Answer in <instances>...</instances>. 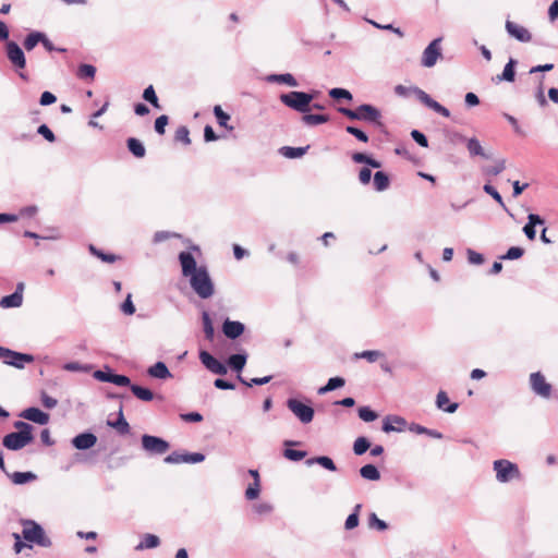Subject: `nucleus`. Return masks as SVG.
<instances>
[{
  "label": "nucleus",
  "instance_id": "6e6d98bb",
  "mask_svg": "<svg viewBox=\"0 0 558 558\" xmlns=\"http://www.w3.org/2000/svg\"><path fill=\"white\" fill-rule=\"evenodd\" d=\"M306 451L294 450L291 448H286L283 451V457L291 461H300L306 457Z\"/></svg>",
  "mask_w": 558,
  "mask_h": 558
},
{
  "label": "nucleus",
  "instance_id": "4be33fe9",
  "mask_svg": "<svg viewBox=\"0 0 558 558\" xmlns=\"http://www.w3.org/2000/svg\"><path fill=\"white\" fill-rule=\"evenodd\" d=\"M407 426V421L398 415H388L383 423V430L385 433L402 432Z\"/></svg>",
  "mask_w": 558,
  "mask_h": 558
},
{
  "label": "nucleus",
  "instance_id": "8fccbe9b",
  "mask_svg": "<svg viewBox=\"0 0 558 558\" xmlns=\"http://www.w3.org/2000/svg\"><path fill=\"white\" fill-rule=\"evenodd\" d=\"M214 113L217 118V122L220 126L232 130V126L228 125V121L230 120V116L226 113L220 106L214 107Z\"/></svg>",
  "mask_w": 558,
  "mask_h": 558
},
{
  "label": "nucleus",
  "instance_id": "2f4dec72",
  "mask_svg": "<svg viewBox=\"0 0 558 558\" xmlns=\"http://www.w3.org/2000/svg\"><path fill=\"white\" fill-rule=\"evenodd\" d=\"M306 464L308 466H311L313 464H319L323 468H325L326 470L331 471V472H335L337 470L333 461L329 457H326V456L307 459Z\"/></svg>",
  "mask_w": 558,
  "mask_h": 558
},
{
  "label": "nucleus",
  "instance_id": "774afa93",
  "mask_svg": "<svg viewBox=\"0 0 558 558\" xmlns=\"http://www.w3.org/2000/svg\"><path fill=\"white\" fill-rule=\"evenodd\" d=\"M168 122L169 119L167 116L162 114L158 117L155 121V131L160 135L165 134V128L168 124Z\"/></svg>",
  "mask_w": 558,
  "mask_h": 558
},
{
  "label": "nucleus",
  "instance_id": "49530a36",
  "mask_svg": "<svg viewBox=\"0 0 558 558\" xmlns=\"http://www.w3.org/2000/svg\"><path fill=\"white\" fill-rule=\"evenodd\" d=\"M505 169H506V160L499 159L496 161V163L494 166L485 167L483 169V171L486 175L496 177V175L500 174Z\"/></svg>",
  "mask_w": 558,
  "mask_h": 558
},
{
  "label": "nucleus",
  "instance_id": "a878e982",
  "mask_svg": "<svg viewBox=\"0 0 558 558\" xmlns=\"http://www.w3.org/2000/svg\"><path fill=\"white\" fill-rule=\"evenodd\" d=\"M374 190L377 192H384L390 186L389 175L384 171H376L373 178Z\"/></svg>",
  "mask_w": 558,
  "mask_h": 558
},
{
  "label": "nucleus",
  "instance_id": "39448f33",
  "mask_svg": "<svg viewBox=\"0 0 558 558\" xmlns=\"http://www.w3.org/2000/svg\"><path fill=\"white\" fill-rule=\"evenodd\" d=\"M288 409L299 418L302 424H308L314 418V409L295 398L287 400Z\"/></svg>",
  "mask_w": 558,
  "mask_h": 558
},
{
  "label": "nucleus",
  "instance_id": "cd10ccee",
  "mask_svg": "<svg viewBox=\"0 0 558 558\" xmlns=\"http://www.w3.org/2000/svg\"><path fill=\"white\" fill-rule=\"evenodd\" d=\"M517 64V60L513 58H510L508 63L505 65L504 71L500 75H497V81H506V82H513L515 77L514 66Z\"/></svg>",
  "mask_w": 558,
  "mask_h": 558
},
{
  "label": "nucleus",
  "instance_id": "1a4fd4ad",
  "mask_svg": "<svg viewBox=\"0 0 558 558\" xmlns=\"http://www.w3.org/2000/svg\"><path fill=\"white\" fill-rule=\"evenodd\" d=\"M441 38L434 39L423 51L421 63L425 68H433L441 57Z\"/></svg>",
  "mask_w": 558,
  "mask_h": 558
},
{
  "label": "nucleus",
  "instance_id": "c85d7f7f",
  "mask_svg": "<svg viewBox=\"0 0 558 558\" xmlns=\"http://www.w3.org/2000/svg\"><path fill=\"white\" fill-rule=\"evenodd\" d=\"M267 81L270 83H279V84H287L291 87L298 86V81L294 78V76L290 73L284 74H271L267 76Z\"/></svg>",
  "mask_w": 558,
  "mask_h": 558
},
{
  "label": "nucleus",
  "instance_id": "5fc2aeb1",
  "mask_svg": "<svg viewBox=\"0 0 558 558\" xmlns=\"http://www.w3.org/2000/svg\"><path fill=\"white\" fill-rule=\"evenodd\" d=\"M174 140L182 142L184 145H189L191 143L189 129L184 125L179 126L175 131Z\"/></svg>",
  "mask_w": 558,
  "mask_h": 558
},
{
  "label": "nucleus",
  "instance_id": "13d9d810",
  "mask_svg": "<svg viewBox=\"0 0 558 558\" xmlns=\"http://www.w3.org/2000/svg\"><path fill=\"white\" fill-rule=\"evenodd\" d=\"M260 492V482H253L246 490H245V497L248 500H254L259 496Z\"/></svg>",
  "mask_w": 558,
  "mask_h": 558
},
{
  "label": "nucleus",
  "instance_id": "e433bc0d",
  "mask_svg": "<svg viewBox=\"0 0 558 558\" xmlns=\"http://www.w3.org/2000/svg\"><path fill=\"white\" fill-rule=\"evenodd\" d=\"M308 149V146L305 147H290L283 146L280 148V154L289 159L300 158L302 157Z\"/></svg>",
  "mask_w": 558,
  "mask_h": 558
},
{
  "label": "nucleus",
  "instance_id": "7c9ffc66",
  "mask_svg": "<svg viewBox=\"0 0 558 558\" xmlns=\"http://www.w3.org/2000/svg\"><path fill=\"white\" fill-rule=\"evenodd\" d=\"M160 539L158 536L154 534H145L143 539L136 545V550H144V549H150L156 548L159 546Z\"/></svg>",
  "mask_w": 558,
  "mask_h": 558
},
{
  "label": "nucleus",
  "instance_id": "3c124183",
  "mask_svg": "<svg viewBox=\"0 0 558 558\" xmlns=\"http://www.w3.org/2000/svg\"><path fill=\"white\" fill-rule=\"evenodd\" d=\"M96 74V68L90 64H81L77 69V76L80 78H90L93 80Z\"/></svg>",
  "mask_w": 558,
  "mask_h": 558
},
{
  "label": "nucleus",
  "instance_id": "c03bdc74",
  "mask_svg": "<svg viewBox=\"0 0 558 558\" xmlns=\"http://www.w3.org/2000/svg\"><path fill=\"white\" fill-rule=\"evenodd\" d=\"M367 524L372 530L385 531L388 529V524L379 519L375 512L369 513Z\"/></svg>",
  "mask_w": 558,
  "mask_h": 558
},
{
  "label": "nucleus",
  "instance_id": "de8ad7c7",
  "mask_svg": "<svg viewBox=\"0 0 558 558\" xmlns=\"http://www.w3.org/2000/svg\"><path fill=\"white\" fill-rule=\"evenodd\" d=\"M143 98H144V100L149 102L153 107L160 109L159 100H158V97L156 95V92H155L153 85H149L148 87H146L144 89Z\"/></svg>",
  "mask_w": 558,
  "mask_h": 558
},
{
  "label": "nucleus",
  "instance_id": "4d7b16f0",
  "mask_svg": "<svg viewBox=\"0 0 558 558\" xmlns=\"http://www.w3.org/2000/svg\"><path fill=\"white\" fill-rule=\"evenodd\" d=\"M329 96L332 99L352 100V94L348 89H344V88H338V87L331 88L329 90Z\"/></svg>",
  "mask_w": 558,
  "mask_h": 558
},
{
  "label": "nucleus",
  "instance_id": "a19ab883",
  "mask_svg": "<svg viewBox=\"0 0 558 558\" xmlns=\"http://www.w3.org/2000/svg\"><path fill=\"white\" fill-rule=\"evenodd\" d=\"M43 39H45V34L40 32H33L26 36L24 47L27 51H31L38 43H41Z\"/></svg>",
  "mask_w": 558,
  "mask_h": 558
},
{
  "label": "nucleus",
  "instance_id": "c756f323",
  "mask_svg": "<svg viewBox=\"0 0 558 558\" xmlns=\"http://www.w3.org/2000/svg\"><path fill=\"white\" fill-rule=\"evenodd\" d=\"M23 303V295L20 293H12L5 295L0 300V306L3 308L20 307Z\"/></svg>",
  "mask_w": 558,
  "mask_h": 558
},
{
  "label": "nucleus",
  "instance_id": "bf43d9fd",
  "mask_svg": "<svg viewBox=\"0 0 558 558\" xmlns=\"http://www.w3.org/2000/svg\"><path fill=\"white\" fill-rule=\"evenodd\" d=\"M524 254V250L522 247H519V246H511L507 253L501 256V259H518L520 257H522V255Z\"/></svg>",
  "mask_w": 558,
  "mask_h": 558
},
{
  "label": "nucleus",
  "instance_id": "69168bd1",
  "mask_svg": "<svg viewBox=\"0 0 558 558\" xmlns=\"http://www.w3.org/2000/svg\"><path fill=\"white\" fill-rule=\"evenodd\" d=\"M468 254V260L470 264L473 265H482L484 263V256L471 248L466 251Z\"/></svg>",
  "mask_w": 558,
  "mask_h": 558
},
{
  "label": "nucleus",
  "instance_id": "9d476101",
  "mask_svg": "<svg viewBox=\"0 0 558 558\" xmlns=\"http://www.w3.org/2000/svg\"><path fill=\"white\" fill-rule=\"evenodd\" d=\"M411 90L414 93L417 99L426 107H428L429 109L434 110L435 112L439 113L445 118L450 117V111L446 107L440 105L438 101L434 100L426 92L418 87H412Z\"/></svg>",
  "mask_w": 558,
  "mask_h": 558
},
{
  "label": "nucleus",
  "instance_id": "20e7f679",
  "mask_svg": "<svg viewBox=\"0 0 558 558\" xmlns=\"http://www.w3.org/2000/svg\"><path fill=\"white\" fill-rule=\"evenodd\" d=\"M494 471L496 472V480L499 483H508L514 478L520 477V471L515 463L509 460L500 459L493 463Z\"/></svg>",
  "mask_w": 558,
  "mask_h": 558
},
{
  "label": "nucleus",
  "instance_id": "0e129e2a",
  "mask_svg": "<svg viewBox=\"0 0 558 558\" xmlns=\"http://www.w3.org/2000/svg\"><path fill=\"white\" fill-rule=\"evenodd\" d=\"M37 133L41 135L45 140H47L49 143H53L56 141L53 132L46 124L39 125L37 129Z\"/></svg>",
  "mask_w": 558,
  "mask_h": 558
},
{
  "label": "nucleus",
  "instance_id": "dca6fc26",
  "mask_svg": "<svg viewBox=\"0 0 558 558\" xmlns=\"http://www.w3.org/2000/svg\"><path fill=\"white\" fill-rule=\"evenodd\" d=\"M454 136L459 141L466 143V148L471 157L480 156L485 159L489 158V156L485 153L484 148L482 147L480 141L476 137L465 138L460 133H456Z\"/></svg>",
  "mask_w": 558,
  "mask_h": 558
},
{
  "label": "nucleus",
  "instance_id": "6ab92c4d",
  "mask_svg": "<svg viewBox=\"0 0 558 558\" xmlns=\"http://www.w3.org/2000/svg\"><path fill=\"white\" fill-rule=\"evenodd\" d=\"M179 260L182 267V275L184 277H191L193 274L198 271L196 260L190 252H181L179 254Z\"/></svg>",
  "mask_w": 558,
  "mask_h": 558
},
{
  "label": "nucleus",
  "instance_id": "680f3d73",
  "mask_svg": "<svg viewBox=\"0 0 558 558\" xmlns=\"http://www.w3.org/2000/svg\"><path fill=\"white\" fill-rule=\"evenodd\" d=\"M543 80H544V77H541L536 93H535V99L541 107L547 106V100H546V97L544 94Z\"/></svg>",
  "mask_w": 558,
  "mask_h": 558
},
{
  "label": "nucleus",
  "instance_id": "393cba45",
  "mask_svg": "<svg viewBox=\"0 0 558 558\" xmlns=\"http://www.w3.org/2000/svg\"><path fill=\"white\" fill-rule=\"evenodd\" d=\"M5 475L11 480V482L15 485H23L29 482H33L37 478V475L31 471L27 472H7Z\"/></svg>",
  "mask_w": 558,
  "mask_h": 558
},
{
  "label": "nucleus",
  "instance_id": "f257e3e1",
  "mask_svg": "<svg viewBox=\"0 0 558 558\" xmlns=\"http://www.w3.org/2000/svg\"><path fill=\"white\" fill-rule=\"evenodd\" d=\"M189 278L192 289L201 299H208L214 294V283L209 277L206 267H198V271L193 274Z\"/></svg>",
  "mask_w": 558,
  "mask_h": 558
},
{
  "label": "nucleus",
  "instance_id": "423d86ee",
  "mask_svg": "<svg viewBox=\"0 0 558 558\" xmlns=\"http://www.w3.org/2000/svg\"><path fill=\"white\" fill-rule=\"evenodd\" d=\"M0 360H2L7 365L23 368L26 363H32L34 361V356L0 347Z\"/></svg>",
  "mask_w": 558,
  "mask_h": 558
},
{
  "label": "nucleus",
  "instance_id": "4c0bfd02",
  "mask_svg": "<svg viewBox=\"0 0 558 558\" xmlns=\"http://www.w3.org/2000/svg\"><path fill=\"white\" fill-rule=\"evenodd\" d=\"M108 425L116 428L120 434H128L130 432V425L124 418L122 407H120L118 420L116 422L108 421Z\"/></svg>",
  "mask_w": 558,
  "mask_h": 558
},
{
  "label": "nucleus",
  "instance_id": "f03ea898",
  "mask_svg": "<svg viewBox=\"0 0 558 558\" xmlns=\"http://www.w3.org/2000/svg\"><path fill=\"white\" fill-rule=\"evenodd\" d=\"M23 537L29 543H35L41 547H50L51 539L46 535L43 526L35 521L26 520L23 522Z\"/></svg>",
  "mask_w": 558,
  "mask_h": 558
},
{
  "label": "nucleus",
  "instance_id": "6e6552de",
  "mask_svg": "<svg viewBox=\"0 0 558 558\" xmlns=\"http://www.w3.org/2000/svg\"><path fill=\"white\" fill-rule=\"evenodd\" d=\"M33 439V435L13 432L3 437L2 445L9 450L17 451L31 444Z\"/></svg>",
  "mask_w": 558,
  "mask_h": 558
},
{
  "label": "nucleus",
  "instance_id": "5701e85b",
  "mask_svg": "<svg viewBox=\"0 0 558 558\" xmlns=\"http://www.w3.org/2000/svg\"><path fill=\"white\" fill-rule=\"evenodd\" d=\"M544 223L545 220L541 216L536 214H530L527 216V223L523 227V232L529 240H534L536 236L535 227Z\"/></svg>",
  "mask_w": 558,
  "mask_h": 558
},
{
  "label": "nucleus",
  "instance_id": "864d4df0",
  "mask_svg": "<svg viewBox=\"0 0 558 558\" xmlns=\"http://www.w3.org/2000/svg\"><path fill=\"white\" fill-rule=\"evenodd\" d=\"M483 190L485 193H487L488 195H490L506 211H508V208L506 207L504 201H502V197L501 195L499 194V192L490 184H485L483 186Z\"/></svg>",
  "mask_w": 558,
  "mask_h": 558
},
{
  "label": "nucleus",
  "instance_id": "412c9836",
  "mask_svg": "<svg viewBox=\"0 0 558 558\" xmlns=\"http://www.w3.org/2000/svg\"><path fill=\"white\" fill-rule=\"evenodd\" d=\"M245 326L241 322L227 318L222 324V332L229 339H236L244 332Z\"/></svg>",
  "mask_w": 558,
  "mask_h": 558
},
{
  "label": "nucleus",
  "instance_id": "0eeeda50",
  "mask_svg": "<svg viewBox=\"0 0 558 558\" xmlns=\"http://www.w3.org/2000/svg\"><path fill=\"white\" fill-rule=\"evenodd\" d=\"M142 448L149 454H163L170 448V445L167 440L151 435H143L142 436Z\"/></svg>",
  "mask_w": 558,
  "mask_h": 558
},
{
  "label": "nucleus",
  "instance_id": "338daca9",
  "mask_svg": "<svg viewBox=\"0 0 558 558\" xmlns=\"http://www.w3.org/2000/svg\"><path fill=\"white\" fill-rule=\"evenodd\" d=\"M372 180V170L368 167L361 168L359 172V181L363 185L369 184Z\"/></svg>",
  "mask_w": 558,
  "mask_h": 558
},
{
  "label": "nucleus",
  "instance_id": "79ce46f5",
  "mask_svg": "<svg viewBox=\"0 0 558 558\" xmlns=\"http://www.w3.org/2000/svg\"><path fill=\"white\" fill-rule=\"evenodd\" d=\"M302 121L306 124V125H318V124H323V123H326L329 121V117L326 116V114H312V113H305L303 117H302Z\"/></svg>",
  "mask_w": 558,
  "mask_h": 558
},
{
  "label": "nucleus",
  "instance_id": "ea45409f",
  "mask_svg": "<svg viewBox=\"0 0 558 558\" xmlns=\"http://www.w3.org/2000/svg\"><path fill=\"white\" fill-rule=\"evenodd\" d=\"M204 333L207 340L213 341L215 337V329L208 312L204 311L202 314Z\"/></svg>",
  "mask_w": 558,
  "mask_h": 558
},
{
  "label": "nucleus",
  "instance_id": "603ef678",
  "mask_svg": "<svg viewBox=\"0 0 558 558\" xmlns=\"http://www.w3.org/2000/svg\"><path fill=\"white\" fill-rule=\"evenodd\" d=\"M359 417L364 422H373L378 417V414L373 411L369 407L359 408Z\"/></svg>",
  "mask_w": 558,
  "mask_h": 558
},
{
  "label": "nucleus",
  "instance_id": "9b49d317",
  "mask_svg": "<svg viewBox=\"0 0 558 558\" xmlns=\"http://www.w3.org/2000/svg\"><path fill=\"white\" fill-rule=\"evenodd\" d=\"M530 385L535 395L546 399L550 397L551 385L546 381L545 376L541 372L530 375Z\"/></svg>",
  "mask_w": 558,
  "mask_h": 558
},
{
  "label": "nucleus",
  "instance_id": "bb28decb",
  "mask_svg": "<svg viewBox=\"0 0 558 558\" xmlns=\"http://www.w3.org/2000/svg\"><path fill=\"white\" fill-rule=\"evenodd\" d=\"M436 405L438 409L447 413H454L458 409V403H449V398L445 391H439L437 393Z\"/></svg>",
  "mask_w": 558,
  "mask_h": 558
},
{
  "label": "nucleus",
  "instance_id": "473e14b6",
  "mask_svg": "<svg viewBox=\"0 0 558 558\" xmlns=\"http://www.w3.org/2000/svg\"><path fill=\"white\" fill-rule=\"evenodd\" d=\"M126 145H128V148L129 150L136 157V158H143L146 154V149L143 145V143L135 138V137H130L128 141H126Z\"/></svg>",
  "mask_w": 558,
  "mask_h": 558
},
{
  "label": "nucleus",
  "instance_id": "052dcab7",
  "mask_svg": "<svg viewBox=\"0 0 558 558\" xmlns=\"http://www.w3.org/2000/svg\"><path fill=\"white\" fill-rule=\"evenodd\" d=\"M345 131L349 134H351L354 137H356L359 141L363 142V143H367L368 142L367 134L364 131H362V130H360V129H357L355 126L349 125V126L345 128Z\"/></svg>",
  "mask_w": 558,
  "mask_h": 558
},
{
  "label": "nucleus",
  "instance_id": "f8f14e48",
  "mask_svg": "<svg viewBox=\"0 0 558 558\" xmlns=\"http://www.w3.org/2000/svg\"><path fill=\"white\" fill-rule=\"evenodd\" d=\"M205 460V456L201 452H179L173 451L165 458V462L168 464H180V463H199Z\"/></svg>",
  "mask_w": 558,
  "mask_h": 558
},
{
  "label": "nucleus",
  "instance_id": "7ed1b4c3",
  "mask_svg": "<svg viewBox=\"0 0 558 558\" xmlns=\"http://www.w3.org/2000/svg\"><path fill=\"white\" fill-rule=\"evenodd\" d=\"M312 100L313 95L305 92L293 90L288 94L280 95V101L283 105L301 113L310 111V104Z\"/></svg>",
  "mask_w": 558,
  "mask_h": 558
},
{
  "label": "nucleus",
  "instance_id": "a18cd8bd",
  "mask_svg": "<svg viewBox=\"0 0 558 558\" xmlns=\"http://www.w3.org/2000/svg\"><path fill=\"white\" fill-rule=\"evenodd\" d=\"M371 447V442L366 437H359L353 444V451L356 456L364 454Z\"/></svg>",
  "mask_w": 558,
  "mask_h": 558
},
{
  "label": "nucleus",
  "instance_id": "37998d69",
  "mask_svg": "<svg viewBox=\"0 0 558 558\" xmlns=\"http://www.w3.org/2000/svg\"><path fill=\"white\" fill-rule=\"evenodd\" d=\"M410 430L416 434H425L432 438L441 439L442 434L436 429H429L418 424H412Z\"/></svg>",
  "mask_w": 558,
  "mask_h": 558
},
{
  "label": "nucleus",
  "instance_id": "aec40b11",
  "mask_svg": "<svg viewBox=\"0 0 558 558\" xmlns=\"http://www.w3.org/2000/svg\"><path fill=\"white\" fill-rule=\"evenodd\" d=\"M74 448L78 450H87L94 447L97 442V437L93 433L86 432L76 435L71 440Z\"/></svg>",
  "mask_w": 558,
  "mask_h": 558
},
{
  "label": "nucleus",
  "instance_id": "b1692460",
  "mask_svg": "<svg viewBox=\"0 0 558 558\" xmlns=\"http://www.w3.org/2000/svg\"><path fill=\"white\" fill-rule=\"evenodd\" d=\"M147 374L153 378L167 379L171 378L172 374L169 372L163 362H157L147 369Z\"/></svg>",
  "mask_w": 558,
  "mask_h": 558
},
{
  "label": "nucleus",
  "instance_id": "58836bf2",
  "mask_svg": "<svg viewBox=\"0 0 558 558\" xmlns=\"http://www.w3.org/2000/svg\"><path fill=\"white\" fill-rule=\"evenodd\" d=\"M360 474L363 478L368 481H378L380 473L374 464H365L360 469Z\"/></svg>",
  "mask_w": 558,
  "mask_h": 558
},
{
  "label": "nucleus",
  "instance_id": "f704fd0d",
  "mask_svg": "<svg viewBox=\"0 0 558 558\" xmlns=\"http://www.w3.org/2000/svg\"><path fill=\"white\" fill-rule=\"evenodd\" d=\"M345 384L344 378L342 377H331L328 379L327 384L318 389V395H325L329 391L336 390L338 388L343 387Z\"/></svg>",
  "mask_w": 558,
  "mask_h": 558
},
{
  "label": "nucleus",
  "instance_id": "09e8293b",
  "mask_svg": "<svg viewBox=\"0 0 558 558\" xmlns=\"http://www.w3.org/2000/svg\"><path fill=\"white\" fill-rule=\"evenodd\" d=\"M381 356H383V353L377 350H367V351H362V352L354 354L355 359H364L369 363L376 362Z\"/></svg>",
  "mask_w": 558,
  "mask_h": 558
},
{
  "label": "nucleus",
  "instance_id": "ddd939ff",
  "mask_svg": "<svg viewBox=\"0 0 558 558\" xmlns=\"http://www.w3.org/2000/svg\"><path fill=\"white\" fill-rule=\"evenodd\" d=\"M7 57L14 68L22 70L26 65L24 51L15 41L7 43Z\"/></svg>",
  "mask_w": 558,
  "mask_h": 558
},
{
  "label": "nucleus",
  "instance_id": "2eb2a0df",
  "mask_svg": "<svg viewBox=\"0 0 558 558\" xmlns=\"http://www.w3.org/2000/svg\"><path fill=\"white\" fill-rule=\"evenodd\" d=\"M357 120L360 121H366V122H374L380 124L379 120L381 118L380 111L368 104H364L357 107Z\"/></svg>",
  "mask_w": 558,
  "mask_h": 558
},
{
  "label": "nucleus",
  "instance_id": "e2e57ef3",
  "mask_svg": "<svg viewBox=\"0 0 558 558\" xmlns=\"http://www.w3.org/2000/svg\"><path fill=\"white\" fill-rule=\"evenodd\" d=\"M90 366L83 365L78 362H69L63 365V369L69 372H88Z\"/></svg>",
  "mask_w": 558,
  "mask_h": 558
},
{
  "label": "nucleus",
  "instance_id": "4468645a",
  "mask_svg": "<svg viewBox=\"0 0 558 558\" xmlns=\"http://www.w3.org/2000/svg\"><path fill=\"white\" fill-rule=\"evenodd\" d=\"M199 360L203 363V365L214 374L226 375L228 372L227 366L220 361H218L216 357H214L207 351L199 352Z\"/></svg>",
  "mask_w": 558,
  "mask_h": 558
},
{
  "label": "nucleus",
  "instance_id": "72a5a7b5",
  "mask_svg": "<svg viewBox=\"0 0 558 558\" xmlns=\"http://www.w3.org/2000/svg\"><path fill=\"white\" fill-rule=\"evenodd\" d=\"M131 391L137 399L142 401L148 402L155 398V395L150 389L138 385H131Z\"/></svg>",
  "mask_w": 558,
  "mask_h": 558
},
{
  "label": "nucleus",
  "instance_id": "f3484780",
  "mask_svg": "<svg viewBox=\"0 0 558 558\" xmlns=\"http://www.w3.org/2000/svg\"><path fill=\"white\" fill-rule=\"evenodd\" d=\"M20 416L24 420L37 423L39 425H46L49 422V414L41 411L38 408H27L20 413Z\"/></svg>",
  "mask_w": 558,
  "mask_h": 558
},
{
  "label": "nucleus",
  "instance_id": "a211bd4d",
  "mask_svg": "<svg viewBox=\"0 0 558 558\" xmlns=\"http://www.w3.org/2000/svg\"><path fill=\"white\" fill-rule=\"evenodd\" d=\"M506 31L511 37H514L521 43H529L532 39L531 33L525 27L515 24L514 22L507 21Z\"/></svg>",
  "mask_w": 558,
  "mask_h": 558
},
{
  "label": "nucleus",
  "instance_id": "c9c22d12",
  "mask_svg": "<svg viewBox=\"0 0 558 558\" xmlns=\"http://www.w3.org/2000/svg\"><path fill=\"white\" fill-rule=\"evenodd\" d=\"M246 354H232L228 359V365L230 366L231 369L235 372H241L246 364Z\"/></svg>",
  "mask_w": 558,
  "mask_h": 558
}]
</instances>
